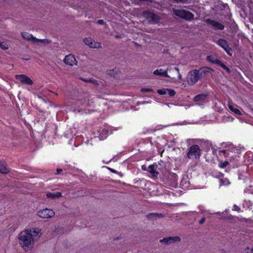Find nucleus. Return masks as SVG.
Listing matches in <instances>:
<instances>
[{
    "label": "nucleus",
    "instance_id": "f257e3e1",
    "mask_svg": "<svg viewBox=\"0 0 253 253\" xmlns=\"http://www.w3.org/2000/svg\"><path fill=\"white\" fill-rule=\"evenodd\" d=\"M40 231V229H36L33 231L26 230L20 233L18 237L19 242L25 251H28L32 249L35 238L39 237Z\"/></svg>",
    "mask_w": 253,
    "mask_h": 253
},
{
    "label": "nucleus",
    "instance_id": "f03ea898",
    "mask_svg": "<svg viewBox=\"0 0 253 253\" xmlns=\"http://www.w3.org/2000/svg\"><path fill=\"white\" fill-rule=\"evenodd\" d=\"M201 155V150L198 145H192L187 153V157L190 159H199Z\"/></svg>",
    "mask_w": 253,
    "mask_h": 253
},
{
    "label": "nucleus",
    "instance_id": "7ed1b4c3",
    "mask_svg": "<svg viewBox=\"0 0 253 253\" xmlns=\"http://www.w3.org/2000/svg\"><path fill=\"white\" fill-rule=\"evenodd\" d=\"M186 79L187 83L189 85H194L199 80L202 79L201 77L200 76L199 71H198L197 69L189 72Z\"/></svg>",
    "mask_w": 253,
    "mask_h": 253
},
{
    "label": "nucleus",
    "instance_id": "20e7f679",
    "mask_svg": "<svg viewBox=\"0 0 253 253\" xmlns=\"http://www.w3.org/2000/svg\"><path fill=\"white\" fill-rule=\"evenodd\" d=\"M55 215L54 211L47 208L41 210L37 212V215L42 218H50Z\"/></svg>",
    "mask_w": 253,
    "mask_h": 253
},
{
    "label": "nucleus",
    "instance_id": "39448f33",
    "mask_svg": "<svg viewBox=\"0 0 253 253\" xmlns=\"http://www.w3.org/2000/svg\"><path fill=\"white\" fill-rule=\"evenodd\" d=\"M206 59L212 63L216 64L219 65L221 68L225 69L228 73H230V70L228 67H227L223 63H222L220 60L214 58L213 56L208 55L207 56Z\"/></svg>",
    "mask_w": 253,
    "mask_h": 253
},
{
    "label": "nucleus",
    "instance_id": "423d86ee",
    "mask_svg": "<svg viewBox=\"0 0 253 253\" xmlns=\"http://www.w3.org/2000/svg\"><path fill=\"white\" fill-rule=\"evenodd\" d=\"M205 22L207 24L211 25V27L214 30H222L224 29V26L222 24L215 20L211 19H207Z\"/></svg>",
    "mask_w": 253,
    "mask_h": 253
},
{
    "label": "nucleus",
    "instance_id": "0eeeda50",
    "mask_svg": "<svg viewBox=\"0 0 253 253\" xmlns=\"http://www.w3.org/2000/svg\"><path fill=\"white\" fill-rule=\"evenodd\" d=\"M144 17L149 21L153 23H158L160 20L159 16L149 11H145L143 13Z\"/></svg>",
    "mask_w": 253,
    "mask_h": 253
},
{
    "label": "nucleus",
    "instance_id": "6e6552de",
    "mask_svg": "<svg viewBox=\"0 0 253 253\" xmlns=\"http://www.w3.org/2000/svg\"><path fill=\"white\" fill-rule=\"evenodd\" d=\"M216 43L220 46L222 47L228 54L230 55L232 54V50L230 47H229L228 43L225 40L220 39L216 42Z\"/></svg>",
    "mask_w": 253,
    "mask_h": 253
},
{
    "label": "nucleus",
    "instance_id": "1a4fd4ad",
    "mask_svg": "<svg viewBox=\"0 0 253 253\" xmlns=\"http://www.w3.org/2000/svg\"><path fill=\"white\" fill-rule=\"evenodd\" d=\"M180 240V238L177 236L169 237L160 240V242L162 243H164L165 245H170L176 242H179Z\"/></svg>",
    "mask_w": 253,
    "mask_h": 253
},
{
    "label": "nucleus",
    "instance_id": "9d476101",
    "mask_svg": "<svg viewBox=\"0 0 253 253\" xmlns=\"http://www.w3.org/2000/svg\"><path fill=\"white\" fill-rule=\"evenodd\" d=\"M63 61L66 64L69 65L71 66L76 65L78 63L75 57L72 54H69L66 55Z\"/></svg>",
    "mask_w": 253,
    "mask_h": 253
},
{
    "label": "nucleus",
    "instance_id": "9b49d317",
    "mask_svg": "<svg viewBox=\"0 0 253 253\" xmlns=\"http://www.w3.org/2000/svg\"><path fill=\"white\" fill-rule=\"evenodd\" d=\"M16 78L23 84L29 85H32L33 84V81L30 79V78L25 75H16Z\"/></svg>",
    "mask_w": 253,
    "mask_h": 253
},
{
    "label": "nucleus",
    "instance_id": "f8f14e48",
    "mask_svg": "<svg viewBox=\"0 0 253 253\" xmlns=\"http://www.w3.org/2000/svg\"><path fill=\"white\" fill-rule=\"evenodd\" d=\"M211 71H212V70L211 68L207 67H204L201 68L199 70H198L200 76L202 79L205 78L207 76L210 74Z\"/></svg>",
    "mask_w": 253,
    "mask_h": 253
},
{
    "label": "nucleus",
    "instance_id": "ddd939ff",
    "mask_svg": "<svg viewBox=\"0 0 253 253\" xmlns=\"http://www.w3.org/2000/svg\"><path fill=\"white\" fill-rule=\"evenodd\" d=\"M84 42L86 45L89 46L91 48H98L100 46L99 43L94 42L91 38H85Z\"/></svg>",
    "mask_w": 253,
    "mask_h": 253
},
{
    "label": "nucleus",
    "instance_id": "4468645a",
    "mask_svg": "<svg viewBox=\"0 0 253 253\" xmlns=\"http://www.w3.org/2000/svg\"><path fill=\"white\" fill-rule=\"evenodd\" d=\"M171 70V68H168V69L165 71H163L162 69H157L154 71V74L161 77L170 78L168 74L167 71L168 70Z\"/></svg>",
    "mask_w": 253,
    "mask_h": 253
},
{
    "label": "nucleus",
    "instance_id": "2eb2a0df",
    "mask_svg": "<svg viewBox=\"0 0 253 253\" xmlns=\"http://www.w3.org/2000/svg\"><path fill=\"white\" fill-rule=\"evenodd\" d=\"M157 167V165H151L148 167L147 169V171L150 173L153 177H157L159 174V172L156 170Z\"/></svg>",
    "mask_w": 253,
    "mask_h": 253
},
{
    "label": "nucleus",
    "instance_id": "dca6fc26",
    "mask_svg": "<svg viewBox=\"0 0 253 253\" xmlns=\"http://www.w3.org/2000/svg\"><path fill=\"white\" fill-rule=\"evenodd\" d=\"M146 217L150 220H156L165 217V215L162 213H150L146 215Z\"/></svg>",
    "mask_w": 253,
    "mask_h": 253
},
{
    "label": "nucleus",
    "instance_id": "f3484780",
    "mask_svg": "<svg viewBox=\"0 0 253 253\" xmlns=\"http://www.w3.org/2000/svg\"><path fill=\"white\" fill-rule=\"evenodd\" d=\"M194 15L189 11L184 10L181 18L186 20H191L194 18Z\"/></svg>",
    "mask_w": 253,
    "mask_h": 253
},
{
    "label": "nucleus",
    "instance_id": "a211bd4d",
    "mask_svg": "<svg viewBox=\"0 0 253 253\" xmlns=\"http://www.w3.org/2000/svg\"><path fill=\"white\" fill-rule=\"evenodd\" d=\"M21 36L25 40L28 42H31L32 43H34V39H36V38L32 35L30 34L27 32H22L21 33Z\"/></svg>",
    "mask_w": 253,
    "mask_h": 253
},
{
    "label": "nucleus",
    "instance_id": "6ab92c4d",
    "mask_svg": "<svg viewBox=\"0 0 253 253\" xmlns=\"http://www.w3.org/2000/svg\"><path fill=\"white\" fill-rule=\"evenodd\" d=\"M9 171V170L7 168L6 164L5 162L0 161V172L3 174H6L8 173Z\"/></svg>",
    "mask_w": 253,
    "mask_h": 253
},
{
    "label": "nucleus",
    "instance_id": "aec40b11",
    "mask_svg": "<svg viewBox=\"0 0 253 253\" xmlns=\"http://www.w3.org/2000/svg\"><path fill=\"white\" fill-rule=\"evenodd\" d=\"M51 42V41L48 39H39L36 38V39H34V44H38L39 43H41L44 45H47Z\"/></svg>",
    "mask_w": 253,
    "mask_h": 253
},
{
    "label": "nucleus",
    "instance_id": "412c9836",
    "mask_svg": "<svg viewBox=\"0 0 253 253\" xmlns=\"http://www.w3.org/2000/svg\"><path fill=\"white\" fill-rule=\"evenodd\" d=\"M46 196L48 198L54 199L56 198H59L62 196V194L60 192H56V193H48L46 194Z\"/></svg>",
    "mask_w": 253,
    "mask_h": 253
},
{
    "label": "nucleus",
    "instance_id": "4be33fe9",
    "mask_svg": "<svg viewBox=\"0 0 253 253\" xmlns=\"http://www.w3.org/2000/svg\"><path fill=\"white\" fill-rule=\"evenodd\" d=\"M207 94L205 93L200 94L196 95L194 98V101H201L205 100L207 98Z\"/></svg>",
    "mask_w": 253,
    "mask_h": 253
},
{
    "label": "nucleus",
    "instance_id": "5701e85b",
    "mask_svg": "<svg viewBox=\"0 0 253 253\" xmlns=\"http://www.w3.org/2000/svg\"><path fill=\"white\" fill-rule=\"evenodd\" d=\"M228 108H229V109L231 111H232L233 112L235 113L236 114L239 115H242L239 109H238L237 108H235L234 106V105L231 104L230 102L228 103Z\"/></svg>",
    "mask_w": 253,
    "mask_h": 253
},
{
    "label": "nucleus",
    "instance_id": "b1692460",
    "mask_svg": "<svg viewBox=\"0 0 253 253\" xmlns=\"http://www.w3.org/2000/svg\"><path fill=\"white\" fill-rule=\"evenodd\" d=\"M173 14L181 18L182 14L184 11V9H179L176 8H172V9Z\"/></svg>",
    "mask_w": 253,
    "mask_h": 253
},
{
    "label": "nucleus",
    "instance_id": "393cba45",
    "mask_svg": "<svg viewBox=\"0 0 253 253\" xmlns=\"http://www.w3.org/2000/svg\"><path fill=\"white\" fill-rule=\"evenodd\" d=\"M107 73L108 75L114 78L116 77L118 75V71L116 69L108 70Z\"/></svg>",
    "mask_w": 253,
    "mask_h": 253
},
{
    "label": "nucleus",
    "instance_id": "a878e982",
    "mask_svg": "<svg viewBox=\"0 0 253 253\" xmlns=\"http://www.w3.org/2000/svg\"><path fill=\"white\" fill-rule=\"evenodd\" d=\"M167 90L168 88L160 89L157 90V92L160 95H164L167 94Z\"/></svg>",
    "mask_w": 253,
    "mask_h": 253
},
{
    "label": "nucleus",
    "instance_id": "bb28decb",
    "mask_svg": "<svg viewBox=\"0 0 253 253\" xmlns=\"http://www.w3.org/2000/svg\"><path fill=\"white\" fill-rule=\"evenodd\" d=\"M167 94H169V96L172 97L175 94V91L173 89L168 88Z\"/></svg>",
    "mask_w": 253,
    "mask_h": 253
},
{
    "label": "nucleus",
    "instance_id": "cd10ccee",
    "mask_svg": "<svg viewBox=\"0 0 253 253\" xmlns=\"http://www.w3.org/2000/svg\"><path fill=\"white\" fill-rule=\"evenodd\" d=\"M0 47L4 50L7 49L8 48L7 44L4 42H0Z\"/></svg>",
    "mask_w": 253,
    "mask_h": 253
},
{
    "label": "nucleus",
    "instance_id": "c85d7f7f",
    "mask_svg": "<svg viewBox=\"0 0 253 253\" xmlns=\"http://www.w3.org/2000/svg\"><path fill=\"white\" fill-rule=\"evenodd\" d=\"M229 165L228 161H224L223 162H220L219 166L221 168H224Z\"/></svg>",
    "mask_w": 253,
    "mask_h": 253
},
{
    "label": "nucleus",
    "instance_id": "c756f323",
    "mask_svg": "<svg viewBox=\"0 0 253 253\" xmlns=\"http://www.w3.org/2000/svg\"><path fill=\"white\" fill-rule=\"evenodd\" d=\"M234 119L232 117L228 116V117H224L223 118V121L224 122H232Z\"/></svg>",
    "mask_w": 253,
    "mask_h": 253
},
{
    "label": "nucleus",
    "instance_id": "7c9ffc66",
    "mask_svg": "<svg viewBox=\"0 0 253 253\" xmlns=\"http://www.w3.org/2000/svg\"><path fill=\"white\" fill-rule=\"evenodd\" d=\"M220 181H221V183L223 185H228L230 183L229 181V180L227 178L221 179Z\"/></svg>",
    "mask_w": 253,
    "mask_h": 253
},
{
    "label": "nucleus",
    "instance_id": "2f4dec72",
    "mask_svg": "<svg viewBox=\"0 0 253 253\" xmlns=\"http://www.w3.org/2000/svg\"><path fill=\"white\" fill-rule=\"evenodd\" d=\"M171 70H172L173 71H175L176 72H177V73L178 74V79L179 80H181V78H182V76L179 73V69L177 67H174L173 69H171Z\"/></svg>",
    "mask_w": 253,
    "mask_h": 253
},
{
    "label": "nucleus",
    "instance_id": "473e14b6",
    "mask_svg": "<svg viewBox=\"0 0 253 253\" xmlns=\"http://www.w3.org/2000/svg\"><path fill=\"white\" fill-rule=\"evenodd\" d=\"M141 91L142 92H148L153 91V89L151 88H143L141 89Z\"/></svg>",
    "mask_w": 253,
    "mask_h": 253
},
{
    "label": "nucleus",
    "instance_id": "72a5a7b5",
    "mask_svg": "<svg viewBox=\"0 0 253 253\" xmlns=\"http://www.w3.org/2000/svg\"><path fill=\"white\" fill-rule=\"evenodd\" d=\"M97 23L100 25H105L106 23L103 20L100 19L97 21Z\"/></svg>",
    "mask_w": 253,
    "mask_h": 253
},
{
    "label": "nucleus",
    "instance_id": "f704fd0d",
    "mask_svg": "<svg viewBox=\"0 0 253 253\" xmlns=\"http://www.w3.org/2000/svg\"><path fill=\"white\" fill-rule=\"evenodd\" d=\"M206 220L205 217H203L200 221H199V224H203Z\"/></svg>",
    "mask_w": 253,
    "mask_h": 253
},
{
    "label": "nucleus",
    "instance_id": "c9c22d12",
    "mask_svg": "<svg viewBox=\"0 0 253 253\" xmlns=\"http://www.w3.org/2000/svg\"><path fill=\"white\" fill-rule=\"evenodd\" d=\"M91 82L93 84H97V81L95 80H91Z\"/></svg>",
    "mask_w": 253,
    "mask_h": 253
},
{
    "label": "nucleus",
    "instance_id": "e433bc0d",
    "mask_svg": "<svg viewBox=\"0 0 253 253\" xmlns=\"http://www.w3.org/2000/svg\"><path fill=\"white\" fill-rule=\"evenodd\" d=\"M62 171V169H57V173H56V174H59Z\"/></svg>",
    "mask_w": 253,
    "mask_h": 253
},
{
    "label": "nucleus",
    "instance_id": "4c0bfd02",
    "mask_svg": "<svg viewBox=\"0 0 253 253\" xmlns=\"http://www.w3.org/2000/svg\"><path fill=\"white\" fill-rule=\"evenodd\" d=\"M83 80L84 82H86V83L91 82V80H90V79H89V80H87V79H83Z\"/></svg>",
    "mask_w": 253,
    "mask_h": 253
},
{
    "label": "nucleus",
    "instance_id": "58836bf2",
    "mask_svg": "<svg viewBox=\"0 0 253 253\" xmlns=\"http://www.w3.org/2000/svg\"><path fill=\"white\" fill-rule=\"evenodd\" d=\"M142 169L144 170H147L148 169H147L146 167L144 165L142 166Z\"/></svg>",
    "mask_w": 253,
    "mask_h": 253
},
{
    "label": "nucleus",
    "instance_id": "ea45409f",
    "mask_svg": "<svg viewBox=\"0 0 253 253\" xmlns=\"http://www.w3.org/2000/svg\"><path fill=\"white\" fill-rule=\"evenodd\" d=\"M115 38H116V39H119V38H121V36H120V35H116V36H115Z\"/></svg>",
    "mask_w": 253,
    "mask_h": 253
},
{
    "label": "nucleus",
    "instance_id": "a19ab883",
    "mask_svg": "<svg viewBox=\"0 0 253 253\" xmlns=\"http://www.w3.org/2000/svg\"><path fill=\"white\" fill-rule=\"evenodd\" d=\"M251 252H252V253H253V249H252Z\"/></svg>",
    "mask_w": 253,
    "mask_h": 253
}]
</instances>
